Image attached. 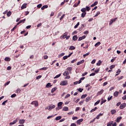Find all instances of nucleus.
<instances>
[{
  "label": "nucleus",
  "instance_id": "nucleus-54",
  "mask_svg": "<svg viewBox=\"0 0 126 126\" xmlns=\"http://www.w3.org/2000/svg\"><path fill=\"white\" fill-rule=\"evenodd\" d=\"M7 103V100H5L4 101H3L2 103V105H3V106H5V103Z\"/></svg>",
  "mask_w": 126,
  "mask_h": 126
},
{
  "label": "nucleus",
  "instance_id": "nucleus-40",
  "mask_svg": "<svg viewBox=\"0 0 126 126\" xmlns=\"http://www.w3.org/2000/svg\"><path fill=\"white\" fill-rule=\"evenodd\" d=\"M61 75H62L61 74H59L56 75V76L54 77V79H55L56 78H59V77H61Z\"/></svg>",
  "mask_w": 126,
  "mask_h": 126
},
{
  "label": "nucleus",
  "instance_id": "nucleus-1",
  "mask_svg": "<svg viewBox=\"0 0 126 126\" xmlns=\"http://www.w3.org/2000/svg\"><path fill=\"white\" fill-rule=\"evenodd\" d=\"M68 84V83H67V81H63L60 83V85H62V86H65V85H67Z\"/></svg>",
  "mask_w": 126,
  "mask_h": 126
},
{
  "label": "nucleus",
  "instance_id": "nucleus-63",
  "mask_svg": "<svg viewBox=\"0 0 126 126\" xmlns=\"http://www.w3.org/2000/svg\"><path fill=\"white\" fill-rule=\"evenodd\" d=\"M37 7H38V8H41V7H42V4L37 5Z\"/></svg>",
  "mask_w": 126,
  "mask_h": 126
},
{
  "label": "nucleus",
  "instance_id": "nucleus-42",
  "mask_svg": "<svg viewBox=\"0 0 126 126\" xmlns=\"http://www.w3.org/2000/svg\"><path fill=\"white\" fill-rule=\"evenodd\" d=\"M100 102V100H98V101L95 102V103L94 104V106H96V105H98V104H99Z\"/></svg>",
  "mask_w": 126,
  "mask_h": 126
},
{
  "label": "nucleus",
  "instance_id": "nucleus-61",
  "mask_svg": "<svg viewBox=\"0 0 126 126\" xmlns=\"http://www.w3.org/2000/svg\"><path fill=\"white\" fill-rule=\"evenodd\" d=\"M42 78V75L37 76L36 78V79H40V78Z\"/></svg>",
  "mask_w": 126,
  "mask_h": 126
},
{
  "label": "nucleus",
  "instance_id": "nucleus-52",
  "mask_svg": "<svg viewBox=\"0 0 126 126\" xmlns=\"http://www.w3.org/2000/svg\"><path fill=\"white\" fill-rule=\"evenodd\" d=\"M84 34L85 35H87V34H89V32L88 31H86L84 32Z\"/></svg>",
  "mask_w": 126,
  "mask_h": 126
},
{
  "label": "nucleus",
  "instance_id": "nucleus-30",
  "mask_svg": "<svg viewBox=\"0 0 126 126\" xmlns=\"http://www.w3.org/2000/svg\"><path fill=\"white\" fill-rule=\"evenodd\" d=\"M52 85H51V83H48L47 84L46 87H47V88H49V87H51Z\"/></svg>",
  "mask_w": 126,
  "mask_h": 126
},
{
  "label": "nucleus",
  "instance_id": "nucleus-21",
  "mask_svg": "<svg viewBox=\"0 0 126 126\" xmlns=\"http://www.w3.org/2000/svg\"><path fill=\"white\" fill-rule=\"evenodd\" d=\"M63 102H59L58 103V107H61V106H63Z\"/></svg>",
  "mask_w": 126,
  "mask_h": 126
},
{
  "label": "nucleus",
  "instance_id": "nucleus-28",
  "mask_svg": "<svg viewBox=\"0 0 126 126\" xmlns=\"http://www.w3.org/2000/svg\"><path fill=\"white\" fill-rule=\"evenodd\" d=\"M102 99H103V98H102ZM106 102H107V100H106V99L101 100L100 105H103V104H104V103H106Z\"/></svg>",
  "mask_w": 126,
  "mask_h": 126
},
{
  "label": "nucleus",
  "instance_id": "nucleus-38",
  "mask_svg": "<svg viewBox=\"0 0 126 126\" xmlns=\"http://www.w3.org/2000/svg\"><path fill=\"white\" fill-rule=\"evenodd\" d=\"M86 9L87 11H89L90 10V9H91V7H90L89 6H86Z\"/></svg>",
  "mask_w": 126,
  "mask_h": 126
},
{
  "label": "nucleus",
  "instance_id": "nucleus-39",
  "mask_svg": "<svg viewBox=\"0 0 126 126\" xmlns=\"http://www.w3.org/2000/svg\"><path fill=\"white\" fill-rule=\"evenodd\" d=\"M48 67H44L43 68H41L40 69V70H47Z\"/></svg>",
  "mask_w": 126,
  "mask_h": 126
},
{
  "label": "nucleus",
  "instance_id": "nucleus-19",
  "mask_svg": "<svg viewBox=\"0 0 126 126\" xmlns=\"http://www.w3.org/2000/svg\"><path fill=\"white\" fill-rule=\"evenodd\" d=\"M96 110H98V107H96L92 109L90 111V113H93V112H95Z\"/></svg>",
  "mask_w": 126,
  "mask_h": 126
},
{
  "label": "nucleus",
  "instance_id": "nucleus-24",
  "mask_svg": "<svg viewBox=\"0 0 126 126\" xmlns=\"http://www.w3.org/2000/svg\"><path fill=\"white\" fill-rule=\"evenodd\" d=\"M100 44H101V42H100V41H99L95 44L94 46L97 47H98V46H100Z\"/></svg>",
  "mask_w": 126,
  "mask_h": 126
},
{
  "label": "nucleus",
  "instance_id": "nucleus-36",
  "mask_svg": "<svg viewBox=\"0 0 126 126\" xmlns=\"http://www.w3.org/2000/svg\"><path fill=\"white\" fill-rule=\"evenodd\" d=\"M69 50H75V47H74V46H71L69 48Z\"/></svg>",
  "mask_w": 126,
  "mask_h": 126
},
{
  "label": "nucleus",
  "instance_id": "nucleus-50",
  "mask_svg": "<svg viewBox=\"0 0 126 126\" xmlns=\"http://www.w3.org/2000/svg\"><path fill=\"white\" fill-rule=\"evenodd\" d=\"M113 68H115V65L114 64H112L110 66V69H113Z\"/></svg>",
  "mask_w": 126,
  "mask_h": 126
},
{
  "label": "nucleus",
  "instance_id": "nucleus-55",
  "mask_svg": "<svg viewBox=\"0 0 126 126\" xmlns=\"http://www.w3.org/2000/svg\"><path fill=\"white\" fill-rule=\"evenodd\" d=\"M121 70L120 69H118L116 72V73H118L119 74H120V73H121Z\"/></svg>",
  "mask_w": 126,
  "mask_h": 126
},
{
  "label": "nucleus",
  "instance_id": "nucleus-25",
  "mask_svg": "<svg viewBox=\"0 0 126 126\" xmlns=\"http://www.w3.org/2000/svg\"><path fill=\"white\" fill-rule=\"evenodd\" d=\"M86 97H87V94H83L81 96V99H85V98H86Z\"/></svg>",
  "mask_w": 126,
  "mask_h": 126
},
{
  "label": "nucleus",
  "instance_id": "nucleus-44",
  "mask_svg": "<svg viewBox=\"0 0 126 126\" xmlns=\"http://www.w3.org/2000/svg\"><path fill=\"white\" fill-rule=\"evenodd\" d=\"M79 24H80V23L79 22H78L77 23V24L74 26V28L75 29L77 28V27H78V26H79Z\"/></svg>",
  "mask_w": 126,
  "mask_h": 126
},
{
  "label": "nucleus",
  "instance_id": "nucleus-7",
  "mask_svg": "<svg viewBox=\"0 0 126 126\" xmlns=\"http://www.w3.org/2000/svg\"><path fill=\"white\" fill-rule=\"evenodd\" d=\"M25 123V120L24 119H20L19 122V124L20 125H23Z\"/></svg>",
  "mask_w": 126,
  "mask_h": 126
},
{
  "label": "nucleus",
  "instance_id": "nucleus-17",
  "mask_svg": "<svg viewBox=\"0 0 126 126\" xmlns=\"http://www.w3.org/2000/svg\"><path fill=\"white\" fill-rule=\"evenodd\" d=\"M68 74H69V73H68V71H66L63 73V75H64V76H67Z\"/></svg>",
  "mask_w": 126,
  "mask_h": 126
},
{
  "label": "nucleus",
  "instance_id": "nucleus-32",
  "mask_svg": "<svg viewBox=\"0 0 126 126\" xmlns=\"http://www.w3.org/2000/svg\"><path fill=\"white\" fill-rule=\"evenodd\" d=\"M85 15H86V13H83L81 14V17H82V18H84L85 17Z\"/></svg>",
  "mask_w": 126,
  "mask_h": 126
},
{
  "label": "nucleus",
  "instance_id": "nucleus-6",
  "mask_svg": "<svg viewBox=\"0 0 126 126\" xmlns=\"http://www.w3.org/2000/svg\"><path fill=\"white\" fill-rule=\"evenodd\" d=\"M123 119V117L122 116L121 117H118L117 118V119L115 120L117 123H120L121 122V120Z\"/></svg>",
  "mask_w": 126,
  "mask_h": 126
},
{
  "label": "nucleus",
  "instance_id": "nucleus-60",
  "mask_svg": "<svg viewBox=\"0 0 126 126\" xmlns=\"http://www.w3.org/2000/svg\"><path fill=\"white\" fill-rule=\"evenodd\" d=\"M124 78L123 76H121L120 77L118 78V80L120 81V80H122V79H123V78Z\"/></svg>",
  "mask_w": 126,
  "mask_h": 126
},
{
  "label": "nucleus",
  "instance_id": "nucleus-9",
  "mask_svg": "<svg viewBox=\"0 0 126 126\" xmlns=\"http://www.w3.org/2000/svg\"><path fill=\"white\" fill-rule=\"evenodd\" d=\"M83 122V119H79L77 121V125H80Z\"/></svg>",
  "mask_w": 126,
  "mask_h": 126
},
{
  "label": "nucleus",
  "instance_id": "nucleus-8",
  "mask_svg": "<svg viewBox=\"0 0 126 126\" xmlns=\"http://www.w3.org/2000/svg\"><path fill=\"white\" fill-rule=\"evenodd\" d=\"M103 113H100L99 114L97 115V116L95 118L96 120H99L100 119V117H102L103 116Z\"/></svg>",
  "mask_w": 126,
  "mask_h": 126
},
{
  "label": "nucleus",
  "instance_id": "nucleus-3",
  "mask_svg": "<svg viewBox=\"0 0 126 126\" xmlns=\"http://www.w3.org/2000/svg\"><path fill=\"white\" fill-rule=\"evenodd\" d=\"M126 103H122L120 106V108L121 109V110H123V109H125V108H126Z\"/></svg>",
  "mask_w": 126,
  "mask_h": 126
},
{
  "label": "nucleus",
  "instance_id": "nucleus-58",
  "mask_svg": "<svg viewBox=\"0 0 126 126\" xmlns=\"http://www.w3.org/2000/svg\"><path fill=\"white\" fill-rule=\"evenodd\" d=\"M78 91H79V92H82V91H83V89H81V88H79L77 89Z\"/></svg>",
  "mask_w": 126,
  "mask_h": 126
},
{
  "label": "nucleus",
  "instance_id": "nucleus-14",
  "mask_svg": "<svg viewBox=\"0 0 126 126\" xmlns=\"http://www.w3.org/2000/svg\"><path fill=\"white\" fill-rule=\"evenodd\" d=\"M27 7V4L24 3L21 6V9H24V8H26Z\"/></svg>",
  "mask_w": 126,
  "mask_h": 126
},
{
  "label": "nucleus",
  "instance_id": "nucleus-20",
  "mask_svg": "<svg viewBox=\"0 0 126 126\" xmlns=\"http://www.w3.org/2000/svg\"><path fill=\"white\" fill-rule=\"evenodd\" d=\"M114 124V121H111L107 123V126H112V125Z\"/></svg>",
  "mask_w": 126,
  "mask_h": 126
},
{
  "label": "nucleus",
  "instance_id": "nucleus-47",
  "mask_svg": "<svg viewBox=\"0 0 126 126\" xmlns=\"http://www.w3.org/2000/svg\"><path fill=\"white\" fill-rule=\"evenodd\" d=\"M10 15H11V11L8 12V13H7V16H8V17H9Z\"/></svg>",
  "mask_w": 126,
  "mask_h": 126
},
{
  "label": "nucleus",
  "instance_id": "nucleus-46",
  "mask_svg": "<svg viewBox=\"0 0 126 126\" xmlns=\"http://www.w3.org/2000/svg\"><path fill=\"white\" fill-rule=\"evenodd\" d=\"M72 120H73V121H74L75 120H78V118L77 117H73L72 118Z\"/></svg>",
  "mask_w": 126,
  "mask_h": 126
},
{
  "label": "nucleus",
  "instance_id": "nucleus-51",
  "mask_svg": "<svg viewBox=\"0 0 126 126\" xmlns=\"http://www.w3.org/2000/svg\"><path fill=\"white\" fill-rule=\"evenodd\" d=\"M18 92L19 93H20V92H21V90H20V89H18L16 91V93H18Z\"/></svg>",
  "mask_w": 126,
  "mask_h": 126
},
{
  "label": "nucleus",
  "instance_id": "nucleus-59",
  "mask_svg": "<svg viewBox=\"0 0 126 126\" xmlns=\"http://www.w3.org/2000/svg\"><path fill=\"white\" fill-rule=\"evenodd\" d=\"M90 101V97H87L86 98V102H89Z\"/></svg>",
  "mask_w": 126,
  "mask_h": 126
},
{
  "label": "nucleus",
  "instance_id": "nucleus-48",
  "mask_svg": "<svg viewBox=\"0 0 126 126\" xmlns=\"http://www.w3.org/2000/svg\"><path fill=\"white\" fill-rule=\"evenodd\" d=\"M69 97H70V94H68L65 96V99H66V98H68Z\"/></svg>",
  "mask_w": 126,
  "mask_h": 126
},
{
  "label": "nucleus",
  "instance_id": "nucleus-16",
  "mask_svg": "<svg viewBox=\"0 0 126 126\" xmlns=\"http://www.w3.org/2000/svg\"><path fill=\"white\" fill-rule=\"evenodd\" d=\"M118 96H119V92L116 91V92H114V97H118Z\"/></svg>",
  "mask_w": 126,
  "mask_h": 126
},
{
  "label": "nucleus",
  "instance_id": "nucleus-18",
  "mask_svg": "<svg viewBox=\"0 0 126 126\" xmlns=\"http://www.w3.org/2000/svg\"><path fill=\"white\" fill-rule=\"evenodd\" d=\"M115 113H117V111H116V110L113 109L111 110V115H115Z\"/></svg>",
  "mask_w": 126,
  "mask_h": 126
},
{
  "label": "nucleus",
  "instance_id": "nucleus-56",
  "mask_svg": "<svg viewBox=\"0 0 126 126\" xmlns=\"http://www.w3.org/2000/svg\"><path fill=\"white\" fill-rule=\"evenodd\" d=\"M25 21H26V19H24L22 20H20V22H21V23H24V22H25Z\"/></svg>",
  "mask_w": 126,
  "mask_h": 126
},
{
  "label": "nucleus",
  "instance_id": "nucleus-22",
  "mask_svg": "<svg viewBox=\"0 0 126 126\" xmlns=\"http://www.w3.org/2000/svg\"><path fill=\"white\" fill-rule=\"evenodd\" d=\"M45 8H48V5H44L41 7V10H44Z\"/></svg>",
  "mask_w": 126,
  "mask_h": 126
},
{
  "label": "nucleus",
  "instance_id": "nucleus-49",
  "mask_svg": "<svg viewBox=\"0 0 126 126\" xmlns=\"http://www.w3.org/2000/svg\"><path fill=\"white\" fill-rule=\"evenodd\" d=\"M117 19H118V18H114L113 19H111L110 20L112 22V23H114V22H115L116 21V20H117Z\"/></svg>",
  "mask_w": 126,
  "mask_h": 126
},
{
  "label": "nucleus",
  "instance_id": "nucleus-41",
  "mask_svg": "<svg viewBox=\"0 0 126 126\" xmlns=\"http://www.w3.org/2000/svg\"><path fill=\"white\" fill-rule=\"evenodd\" d=\"M112 99H113V96H111L110 97H108L107 98V101L108 102H109V101H110V100H112Z\"/></svg>",
  "mask_w": 126,
  "mask_h": 126
},
{
  "label": "nucleus",
  "instance_id": "nucleus-64",
  "mask_svg": "<svg viewBox=\"0 0 126 126\" xmlns=\"http://www.w3.org/2000/svg\"><path fill=\"white\" fill-rule=\"evenodd\" d=\"M123 100H126V95H124L123 97H122Z\"/></svg>",
  "mask_w": 126,
  "mask_h": 126
},
{
  "label": "nucleus",
  "instance_id": "nucleus-4",
  "mask_svg": "<svg viewBox=\"0 0 126 126\" xmlns=\"http://www.w3.org/2000/svg\"><path fill=\"white\" fill-rule=\"evenodd\" d=\"M18 120H19V118H17L15 120H14L13 122H11L9 125H15L16 123L18 122Z\"/></svg>",
  "mask_w": 126,
  "mask_h": 126
},
{
  "label": "nucleus",
  "instance_id": "nucleus-62",
  "mask_svg": "<svg viewBox=\"0 0 126 126\" xmlns=\"http://www.w3.org/2000/svg\"><path fill=\"white\" fill-rule=\"evenodd\" d=\"M67 58H68L67 56H65L63 57V60H64V61H65V60H66Z\"/></svg>",
  "mask_w": 126,
  "mask_h": 126
},
{
  "label": "nucleus",
  "instance_id": "nucleus-33",
  "mask_svg": "<svg viewBox=\"0 0 126 126\" xmlns=\"http://www.w3.org/2000/svg\"><path fill=\"white\" fill-rule=\"evenodd\" d=\"M101 63H102V61H101V60H99L98 62L96 63V65L99 66V65H101Z\"/></svg>",
  "mask_w": 126,
  "mask_h": 126
},
{
  "label": "nucleus",
  "instance_id": "nucleus-26",
  "mask_svg": "<svg viewBox=\"0 0 126 126\" xmlns=\"http://www.w3.org/2000/svg\"><path fill=\"white\" fill-rule=\"evenodd\" d=\"M72 39L73 41H76L78 39L77 35H74Z\"/></svg>",
  "mask_w": 126,
  "mask_h": 126
},
{
  "label": "nucleus",
  "instance_id": "nucleus-45",
  "mask_svg": "<svg viewBox=\"0 0 126 126\" xmlns=\"http://www.w3.org/2000/svg\"><path fill=\"white\" fill-rule=\"evenodd\" d=\"M65 16V14H63V16L60 18V20L62 21L63 19V18Z\"/></svg>",
  "mask_w": 126,
  "mask_h": 126
},
{
  "label": "nucleus",
  "instance_id": "nucleus-11",
  "mask_svg": "<svg viewBox=\"0 0 126 126\" xmlns=\"http://www.w3.org/2000/svg\"><path fill=\"white\" fill-rule=\"evenodd\" d=\"M85 38H86V36L83 35L82 37H79L78 41H82V40H83V39H85Z\"/></svg>",
  "mask_w": 126,
  "mask_h": 126
},
{
  "label": "nucleus",
  "instance_id": "nucleus-29",
  "mask_svg": "<svg viewBox=\"0 0 126 126\" xmlns=\"http://www.w3.org/2000/svg\"><path fill=\"white\" fill-rule=\"evenodd\" d=\"M62 119V116L57 117L55 119L56 121H60V120Z\"/></svg>",
  "mask_w": 126,
  "mask_h": 126
},
{
  "label": "nucleus",
  "instance_id": "nucleus-57",
  "mask_svg": "<svg viewBox=\"0 0 126 126\" xmlns=\"http://www.w3.org/2000/svg\"><path fill=\"white\" fill-rule=\"evenodd\" d=\"M11 98H14V97H16V94H12L11 95Z\"/></svg>",
  "mask_w": 126,
  "mask_h": 126
},
{
  "label": "nucleus",
  "instance_id": "nucleus-2",
  "mask_svg": "<svg viewBox=\"0 0 126 126\" xmlns=\"http://www.w3.org/2000/svg\"><path fill=\"white\" fill-rule=\"evenodd\" d=\"M31 105H34L35 107L39 106V103L37 101H33L31 103Z\"/></svg>",
  "mask_w": 126,
  "mask_h": 126
},
{
  "label": "nucleus",
  "instance_id": "nucleus-35",
  "mask_svg": "<svg viewBox=\"0 0 126 126\" xmlns=\"http://www.w3.org/2000/svg\"><path fill=\"white\" fill-rule=\"evenodd\" d=\"M72 69V67H69L67 68L66 70L67 71H71Z\"/></svg>",
  "mask_w": 126,
  "mask_h": 126
},
{
  "label": "nucleus",
  "instance_id": "nucleus-53",
  "mask_svg": "<svg viewBox=\"0 0 126 126\" xmlns=\"http://www.w3.org/2000/svg\"><path fill=\"white\" fill-rule=\"evenodd\" d=\"M75 62H77V59H74L71 61V63H74Z\"/></svg>",
  "mask_w": 126,
  "mask_h": 126
},
{
  "label": "nucleus",
  "instance_id": "nucleus-23",
  "mask_svg": "<svg viewBox=\"0 0 126 126\" xmlns=\"http://www.w3.org/2000/svg\"><path fill=\"white\" fill-rule=\"evenodd\" d=\"M10 58H9V57H6L5 59H4V61L5 62H10Z\"/></svg>",
  "mask_w": 126,
  "mask_h": 126
},
{
  "label": "nucleus",
  "instance_id": "nucleus-10",
  "mask_svg": "<svg viewBox=\"0 0 126 126\" xmlns=\"http://www.w3.org/2000/svg\"><path fill=\"white\" fill-rule=\"evenodd\" d=\"M68 34V32H65L63 35L62 36L63 39H65V38L66 37V36H67V34Z\"/></svg>",
  "mask_w": 126,
  "mask_h": 126
},
{
  "label": "nucleus",
  "instance_id": "nucleus-13",
  "mask_svg": "<svg viewBox=\"0 0 126 126\" xmlns=\"http://www.w3.org/2000/svg\"><path fill=\"white\" fill-rule=\"evenodd\" d=\"M104 93V90H101L100 91L98 92L97 94V96L99 95H102Z\"/></svg>",
  "mask_w": 126,
  "mask_h": 126
},
{
  "label": "nucleus",
  "instance_id": "nucleus-5",
  "mask_svg": "<svg viewBox=\"0 0 126 126\" xmlns=\"http://www.w3.org/2000/svg\"><path fill=\"white\" fill-rule=\"evenodd\" d=\"M55 108H56V105H50L49 107L48 110L49 111H51V110H53V109H55Z\"/></svg>",
  "mask_w": 126,
  "mask_h": 126
},
{
  "label": "nucleus",
  "instance_id": "nucleus-15",
  "mask_svg": "<svg viewBox=\"0 0 126 126\" xmlns=\"http://www.w3.org/2000/svg\"><path fill=\"white\" fill-rule=\"evenodd\" d=\"M98 4V1H95L93 4L91 5V7H94V6H95V5H97Z\"/></svg>",
  "mask_w": 126,
  "mask_h": 126
},
{
  "label": "nucleus",
  "instance_id": "nucleus-12",
  "mask_svg": "<svg viewBox=\"0 0 126 126\" xmlns=\"http://www.w3.org/2000/svg\"><path fill=\"white\" fill-rule=\"evenodd\" d=\"M84 63V60H81V61L77 63V65H80V64H82Z\"/></svg>",
  "mask_w": 126,
  "mask_h": 126
},
{
  "label": "nucleus",
  "instance_id": "nucleus-27",
  "mask_svg": "<svg viewBox=\"0 0 126 126\" xmlns=\"http://www.w3.org/2000/svg\"><path fill=\"white\" fill-rule=\"evenodd\" d=\"M81 11L83 13H86V8H83L81 9Z\"/></svg>",
  "mask_w": 126,
  "mask_h": 126
},
{
  "label": "nucleus",
  "instance_id": "nucleus-34",
  "mask_svg": "<svg viewBox=\"0 0 126 126\" xmlns=\"http://www.w3.org/2000/svg\"><path fill=\"white\" fill-rule=\"evenodd\" d=\"M56 90H57V88H53V89H52L51 90V93H54V92H55L56 91Z\"/></svg>",
  "mask_w": 126,
  "mask_h": 126
},
{
  "label": "nucleus",
  "instance_id": "nucleus-31",
  "mask_svg": "<svg viewBox=\"0 0 126 126\" xmlns=\"http://www.w3.org/2000/svg\"><path fill=\"white\" fill-rule=\"evenodd\" d=\"M63 111H68V108L67 107H65L64 106V107H63V109L62 110Z\"/></svg>",
  "mask_w": 126,
  "mask_h": 126
},
{
  "label": "nucleus",
  "instance_id": "nucleus-37",
  "mask_svg": "<svg viewBox=\"0 0 126 126\" xmlns=\"http://www.w3.org/2000/svg\"><path fill=\"white\" fill-rule=\"evenodd\" d=\"M89 55H90V52H88V53H86V54L83 55V57H84V58H85V57H87V56H89Z\"/></svg>",
  "mask_w": 126,
  "mask_h": 126
},
{
  "label": "nucleus",
  "instance_id": "nucleus-43",
  "mask_svg": "<svg viewBox=\"0 0 126 126\" xmlns=\"http://www.w3.org/2000/svg\"><path fill=\"white\" fill-rule=\"evenodd\" d=\"M63 56H64V53H62L60 55H59L58 58H62V57H63Z\"/></svg>",
  "mask_w": 126,
  "mask_h": 126
}]
</instances>
